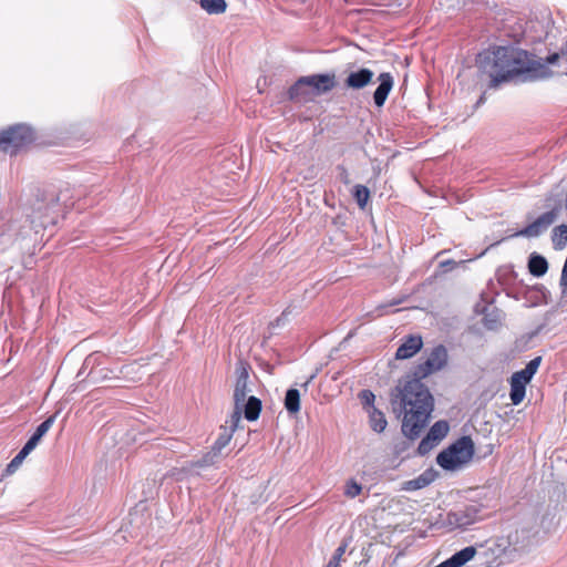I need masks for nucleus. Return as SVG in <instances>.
<instances>
[{"mask_svg":"<svg viewBox=\"0 0 567 567\" xmlns=\"http://www.w3.org/2000/svg\"><path fill=\"white\" fill-rule=\"evenodd\" d=\"M447 358V350L443 344L434 347L426 360L414 367L412 377L400 380L391 390L392 410L398 416L403 414L401 430L410 440L420 436L434 408V399L421 380L443 369Z\"/></svg>","mask_w":567,"mask_h":567,"instance_id":"nucleus-1","label":"nucleus"},{"mask_svg":"<svg viewBox=\"0 0 567 567\" xmlns=\"http://www.w3.org/2000/svg\"><path fill=\"white\" fill-rule=\"evenodd\" d=\"M477 64L481 73L488 78L487 87L494 90L511 81L528 82L553 75L546 63L514 45H497L483 51Z\"/></svg>","mask_w":567,"mask_h":567,"instance_id":"nucleus-2","label":"nucleus"},{"mask_svg":"<svg viewBox=\"0 0 567 567\" xmlns=\"http://www.w3.org/2000/svg\"><path fill=\"white\" fill-rule=\"evenodd\" d=\"M474 455L473 440L467 436H461L450 446L441 451L436 456V463L446 471H455L462 465L468 463Z\"/></svg>","mask_w":567,"mask_h":567,"instance_id":"nucleus-3","label":"nucleus"},{"mask_svg":"<svg viewBox=\"0 0 567 567\" xmlns=\"http://www.w3.org/2000/svg\"><path fill=\"white\" fill-rule=\"evenodd\" d=\"M35 140L33 128L27 124H14L0 132V152L17 155Z\"/></svg>","mask_w":567,"mask_h":567,"instance_id":"nucleus-4","label":"nucleus"},{"mask_svg":"<svg viewBox=\"0 0 567 567\" xmlns=\"http://www.w3.org/2000/svg\"><path fill=\"white\" fill-rule=\"evenodd\" d=\"M561 210L560 204L555 205L550 210L538 216L525 228L515 233L516 237L535 238L544 234L558 218Z\"/></svg>","mask_w":567,"mask_h":567,"instance_id":"nucleus-5","label":"nucleus"},{"mask_svg":"<svg viewBox=\"0 0 567 567\" xmlns=\"http://www.w3.org/2000/svg\"><path fill=\"white\" fill-rule=\"evenodd\" d=\"M223 457V453L216 451L212 446V449L207 453H205L199 460L188 462L186 463L185 466L181 468H174L171 475L176 476L177 480H183L184 476L192 474L196 468L215 466L221 461Z\"/></svg>","mask_w":567,"mask_h":567,"instance_id":"nucleus-6","label":"nucleus"},{"mask_svg":"<svg viewBox=\"0 0 567 567\" xmlns=\"http://www.w3.org/2000/svg\"><path fill=\"white\" fill-rule=\"evenodd\" d=\"M478 513L480 511L475 505H467L449 512L445 524L451 528L465 529L477 520Z\"/></svg>","mask_w":567,"mask_h":567,"instance_id":"nucleus-7","label":"nucleus"},{"mask_svg":"<svg viewBox=\"0 0 567 567\" xmlns=\"http://www.w3.org/2000/svg\"><path fill=\"white\" fill-rule=\"evenodd\" d=\"M303 78L306 80V85L310 95H321L328 93L332 91L337 84L334 73L312 74Z\"/></svg>","mask_w":567,"mask_h":567,"instance_id":"nucleus-8","label":"nucleus"},{"mask_svg":"<svg viewBox=\"0 0 567 567\" xmlns=\"http://www.w3.org/2000/svg\"><path fill=\"white\" fill-rule=\"evenodd\" d=\"M537 535V530L534 526H522L516 528L508 535V544L514 547L515 550H520L529 547L534 544Z\"/></svg>","mask_w":567,"mask_h":567,"instance_id":"nucleus-9","label":"nucleus"},{"mask_svg":"<svg viewBox=\"0 0 567 567\" xmlns=\"http://www.w3.org/2000/svg\"><path fill=\"white\" fill-rule=\"evenodd\" d=\"M248 364L244 361H239L236 367V384L234 389V402L235 405H243L247 396V383H248Z\"/></svg>","mask_w":567,"mask_h":567,"instance_id":"nucleus-10","label":"nucleus"},{"mask_svg":"<svg viewBox=\"0 0 567 567\" xmlns=\"http://www.w3.org/2000/svg\"><path fill=\"white\" fill-rule=\"evenodd\" d=\"M374 73L370 69L361 68L348 74L344 84L349 89L360 90L372 82Z\"/></svg>","mask_w":567,"mask_h":567,"instance_id":"nucleus-11","label":"nucleus"},{"mask_svg":"<svg viewBox=\"0 0 567 567\" xmlns=\"http://www.w3.org/2000/svg\"><path fill=\"white\" fill-rule=\"evenodd\" d=\"M378 81L379 85L373 93V101L378 107H382L393 87L394 80L390 73L384 72L379 75Z\"/></svg>","mask_w":567,"mask_h":567,"instance_id":"nucleus-12","label":"nucleus"},{"mask_svg":"<svg viewBox=\"0 0 567 567\" xmlns=\"http://www.w3.org/2000/svg\"><path fill=\"white\" fill-rule=\"evenodd\" d=\"M423 347V341L420 336H408L403 343L398 348L395 359L404 360L412 358Z\"/></svg>","mask_w":567,"mask_h":567,"instance_id":"nucleus-13","label":"nucleus"},{"mask_svg":"<svg viewBox=\"0 0 567 567\" xmlns=\"http://www.w3.org/2000/svg\"><path fill=\"white\" fill-rule=\"evenodd\" d=\"M436 476H437V473L434 470H432V468L426 470L422 474H420L417 477L406 481L404 483L403 488L405 491H417V489L424 488V487L429 486L432 482H434Z\"/></svg>","mask_w":567,"mask_h":567,"instance_id":"nucleus-14","label":"nucleus"},{"mask_svg":"<svg viewBox=\"0 0 567 567\" xmlns=\"http://www.w3.org/2000/svg\"><path fill=\"white\" fill-rule=\"evenodd\" d=\"M288 99L292 102L307 101L310 97L309 90L306 85L303 76L299 78L293 85H291L287 92Z\"/></svg>","mask_w":567,"mask_h":567,"instance_id":"nucleus-15","label":"nucleus"},{"mask_svg":"<svg viewBox=\"0 0 567 567\" xmlns=\"http://www.w3.org/2000/svg\"><path fill=\"white\" fill-rule=\"evenodd\" d=\"M528 270L535 277L544 276L548 270L546 258L536 252L532 254L528 259Z\"/></svg>","mask_w":567,"mask_h":567,"instance_id":"nucleus-16","label":"nucleus"},{"mask_svg":"<svg viewBox=\"0 0 567 567\" xmlns=\"http://www.w3.org/2000/svg\"><path fill=\"white\" fill-rule=\"evenodd\" d=\"M540 362L542 357H536L532 359L523 370L515 372L512 377L518 379L522 382L528 383L537 372Z\"/></svg>","mask_w":567,"mask_h":567,"instance_id":"nucleus-17","label":"nucleus"},{"mask_svg":"<svg viewBox=\"0 0 567 567\" xmlns=\"http://www.w3.org/2000/svg\"><path fill=\"white\" fill-rule=\"evenodd\" d=\"M368 414L371 429L377 433L383 432L388 425L384 413L377 408H372L368 410Z\"/></svg>","mask_w":567,"mask_h":567,"instance_id":"nucleus-18","label":"nucleus"},{"mask_svg":"<svg viewBox=\"0 0 567 567\" xmlns=\"http://www.w3.org/2000/svg\"><path fill=\"white\" fill-rule=\"evenodd\" d=\"M246 420L256 421L261 412V401L256 396H249L243 404Z\"/></svg>","mask_w":567,"mask_h":567,"instance_id":"nucleus-19","label":"nucleus"},{"mask_svg":"<svg viewBox=\"0 0 567 567\" xmlns=\"http://www.w3.org/2000/svg\"><path fill=\"white\" fill-rule=\"evenodd\" d=\"M526 384L527 383L522 382L518 379H515L514 377L511 378L509 398L514 405H518L524 400Z\"/></svg>","mask_w":567,"mask_h":567,"instance_id":"nucleus-20","label":"nucleus"},{"mask_svg":"<svg viewBox=\"0 0 567 567\" xmlns=\"http://www.w3.org/2000/svg\"><path fill=\"white\" fill-rule=\"evenodd\" d=\"M285 408L290 414H296L300 411V393L299 390L291 388L287 390L285 396Z\"/></svg>","mask_w":567,"mask_h":567,"instance_id":"nucleus-21","label":"nucleus"},{"mask_svg":"<svg viewBox=\"0 0 567 567\" xmlns=\"http://www.w3.org/2000/svg\"><path fill=\"white\" fill-rule=\"evenodd\" d=\"M449 431V423L446 421L440 420L430 427L427 435L429 439H432L437 444L447 435Z\"/></svg>","mask_w":567,"mask_h":567,"instance_id":"nucleus-22","label":"nucleus"},{"mask_svg":"<svg viewBox=\"0 0 567 567\" xmlns=\"http://www.w3.org/2000/svg\"><path fill=\"white\" fill-rule=\"evenodd\" d=\"M199 4L209 14L224 13L227 8L225 0H199Z\"/></svg>","mask_w":567,"mask_h":567,"instance_id":"nucleus-23","label":"nucleus"},{"mask_svg":"<svg viewBox=\"0 0 567 567\" xmlns=\"http://www.w3.org/2000/svg\"><path fill=\"white\" fill-rule=\"evenodd\" d=\"M353 197L360 208H364L370 198V190L367 186L358 184L353 189Z\"/></svg>","mask_w":567,"mask_h":567,"instance_id":"nucleus-24","label":"nucleus"},{"mask_svg":"<svg viewBox=\"0 0 567 567\" xmlns=\"http://www.w3.org/2000/svg\"><path fill=\"white\" fill-rule=\"evenodd\" d=\"M553 241L559 247H565L567 245V225L563 224L554 228Z\"/></svg>","mask_w":567,"mask_h":567,"instance_id":"nucleus-25","label":"nucleus"},{"mask_svg":"<svg viewBox=\"0 0 567 567\" xmlns=\"http://www.w3.org/2000/svg\"><path fill=\"white\" fill-rule=\"evenodd\" d=\"M231 437H233V432L228 431L227 427H221V431H220L217 440L213 444V447L216 451L221 452L223 449L226 447V445H228V443L230 442Z\"/></svg>","mask_w":567,"mask_h":567,"instance_id":"nucleus-26","label":"nucleus"},{"mask_svg":"<svg viewBox=\"0 0 567 567\" xmlns=\"http://www.w3.org/2000/svg\"><path fill=\"white\" fill-rule=\"evenodd\" d=\"M56 413L49 416L47 420H44L35 430L33 435H38V439L41 441V439L48 433V431L52 427L54 421H55Z\"/></svg>","mask_w":567,"mask_h":567,"instance_id":"nucleus-27","label":"nucleus"},{"mask_svg":"<svg viewBox=\"0 0 567 567\" xmlns=\"http://www.w3.org/2000/svg\"><path fill=\"white\" fill-rule=\"evenodd\" d=\"M346 549H347V544L346 543L339 545L338 548L334 550L332 557L330 558V560L326 565V567H339L340 561L342 559V556L346 553Z\"/></svg>","mask_w":567,"mask_h":567,"instance_id":"nucleus-28","label":"nucleus"},{"mask_svg":"<svg viewBox=\"0 0 567 567\" xmlns=\"http://www.w3.org/2000/svg\"><path fill=\"white\" fill-rule=\"evenodd\" d=\"M241 409H243V405H235V410L231 413L229 420L227 421V423L229 424L228 431H231L233 433L238 427V425L241 421Z\"/></svg>","mask_w":567,"mask_h":567,"instance_id":"nucleus-29","label":"nucleus"},{"mask_svg":"<svg viewBox=\"0 0 567 567\" xmlns=\"http://www.w3.org/2000/svg\"><path fill=\"white\" fill-rule=\"evenodd\" d=\"M359 398L361 400V403L363 405V408L368 411L369 409H372V408H375L373 405L374 403V400H375V395L373 394L372 391L370 390H362L360 393H359Z\"/></svg>","mask_w":567,"mask_h":567,"instance_id":"nucleus-30","label":"nucleus"},{"mask_svg":"<svg viewBox=\"0 0 567 567\" xmlns=\"http://www.w3.org/2000/svg\"><path fill=\"white\" fill-rule=\"evenodd\" d=\"M435 445L436 443L432 439H429V435L426 434L417 446V453L420 455H426Z\"/></svg>","mask_w":567,"mask_h":567,"instance_id":"nucleus-31","label":"nucleus"},{"mask_svg":"<svg viewBox=\"0 0 567 567\" xmlns=\"http://www.w3.org/2000/svg\"><path fill=\"white\" fill-rule=\"evenodd\" d=\"M361 491L362 486L358 484L354 480H350L346 485L344 494L350 498H354L361 493Z\"/></svg>","mask_w":567,"mask_h":567,"instance_id":"nucleus-32","label":"nucleus"},{"mask_svg":"<svg viewBox=\"0 0 567 567\" xmlns=\"http://www.w3.org/2000/svg\"><path fill=\"white\" fill-rule=\"evenodd\" d=\"M560 59H563V60H565L567 62V41L561 47L559 52L553 53L549 56H547L546 62L549 63V64H555Z\"/></svg>","mask_w":567,"mask_h":567,"instance_id":"nucleus-33","label":"nucleus"},{"mask_svg":"<svg viewBox=\"0 0 567 567\" xmlns=\"http://www.w3.org/2000/svg\"><path fill=\"white\" fill-rule=\"evenodd\" d=\"M337 171H338V177L339 179L348 185L350 183V177H349V173H348V169L343 166V165H338L337 166Z\"/></svg>","mask_w":567,"mask_h":567,"instance_id":"nucleus-34","label":"nucleus"},{"mask_svg":"<svg viewBox=\"0 0 567 567\" xmlns=\"http://www.w3.org/2000/svg\"><path fill=\"white\" fill-rule=\"evenodd\" d=\"M40 440L38 439V435H33L27 441L23 449H25L29 453H31L35 446L39 444Z\"/></svg>","mask_w":567,"mask_h":567,"instance_id":"nucleus-35","label":"nucleus"},{"mask_svg":"<svg viewBox=\"0 0 567 567\" xmlns=\"http://www.w3.org/2000/svg\"><path fill=\"white\" fill-rule=\"evenodd\" d=\"M40 440L38 439V435H33L27 441L23 449H25L29 453H31L35 446L39 444Z\"/></svg>","mask_w":567,"mask_h":567,"instance_id":"nucleus-36","label":"nucleus"},{"mask_svg":"<svg viewBox=\"0 0 567 567\" xmlns=\"http://www.w3.org/2000/svg\"><path fill=\"white\" fill-rule=\"evenodd\" d=\"M22 463V460L20 457L14 456L12 461L7 466L8 473H13Z\"/></svg>","mask_w":567,"mask_h":567,"instance_id":"nucleus-37","label":"nucleus"},{"mask_svg":"<svg viewBox=\"0 0 567 567\" xmlns=\"http://www.w3.org/2000/svg\"><path fill=\"white\" fill-rule=\"evenodd\" d=\"M28 455L29 452L22 447L16 456L23 461Z\"/></svg>","mask_w":567,"mask_h":567,"instance_id":"nucleus-38","label":"nucleus"},{"mask_svg":"<svg viewBox=\"0 0 567 567\" xmlns=\"http://www.w3.org/2000/svg\"><path fill=\"white\" fill-rule=\"evenodd\" d=\"M485 100H486V97H485V93H483V94L480 96L478 101L476 102V106L482 105V104L485 102Z\"/></svg>","mask_w":567,"mask_h":567,"instance_id":"nucleus-39","label":"nucleus"},{"mask_svg":"<svg viewBox=\"0 0 567 567\" xmlns=\"http://www.w3.org/2000/svg\"><path fill=\"white\" fill-rule=\"evenodd\" d=\"M285 315H286V313L284 312V313L281 315V317H280V318H277V320H276L277 326L280 323V321L282 320V317H284Z\"/></svg>","mask_w":567,"mask_h":567,"instance_id":"nucleus-40","label":"nucleus"},{"mask_svg":"<svg viewBox=\"0 0 567 567\" xmlns=\"http://www.w3.org/2000/svg\"><path fill=\"white\" fill-rule=\"evenodd\" d=\"M312 378H313V377H311L309 381L305 382V384H303V385H305V386H307V385H308V383L312 380Z\"/></svg>","mask_w":567,"mask_h":567,"instance_id":"nucleus-41","label":"nucleus"},{"mask_svg":"<svg viewBox=\"0 0 567 567\" xmlns=\"http://www.w3.org/2000/svg\"><path fill=\"white\" fill-rule=\"evenodd\" d=\"M395 305H398V301H394V302L390 303L389 306H395Z\"/></svg>","mask_w":567,"mask_h":567,"instance_id":"nucleus-42","label":"nucleus"},{"mask_svg":"<svg viewBox=\"0 0 567 567\" xmlns=\"http://www.w3.org/2000/svg\"><path fill=\"white\" fill-rule=\"evenodd\" d=\"M3 238H4V235H0V241H2Z\"/></svg>","mask_w":567,"mask_h":567,"instance_id":"nucleus-43","label":"nucleus"}]
</instances>
